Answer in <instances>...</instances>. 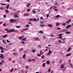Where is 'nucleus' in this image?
Here are the masks:
<instances>
[{"mask_svg": "<svg viewBox=\"0 0 73 73\" xmlns=\"http://www.w3.org/2000/svg\"><path fill=\"white\" fill-rule=\"evenodd\" d=\"M15 31H16V30L15 31V29H10L8 31H7V33H11V32H15Z\"/></svg>", "mask_w": 73, "mask_h": 73, "instance_id": "obj_1", "label": "nucleus"}, {"mask_svg": "<svg viewBox=\"0 0 73 73\" xmlns=\"http://www.w3.org/2000/svg\"><path fill=\"white\" fill-rule=\"evenodd\" d=\"M52 53V52H51V50H49L48 51V52L47 54V55H49V54H50Z\"/></svg>", "mask_w": 73, "mask_h": 73, "instance_id": "obj_2", "label": "nucleus"}, {"mask_svg": "<svg viewBox=\"0 0 73 73\" xmlns=\"http://www.w3.org/2000/svg\"><path fill=\"white\" fill-rule=\"evenodd\" d=\"M18 13V12H17L15 13V18H16V17L17 18L19 17H18V16H17V14Z\"/></svg>", "mask_w": 73, "mask_h": 73, "instance_id": "obj_3", "label": "nucleus"}, {"mask_svg": "<svg viewBox=\"0 0 73 73\" xmlns=\"http://www.w3.org/2000/svg\"><path fill=\"white\" fill-rule=\"evenodd\" d=\"M47 26L48 27H50V28H52V27H53V26L52 25H51L50 24L48 25Z\"/></svg>", "mask_w": 73, "mask_h": 73, "instance_id": "obj_4", "label": "nucleus"}, {"mask_svg": "<svg viewBox=\"0 0 73 73\" xmlns=\"http://www.w3.org/2000/svg\"><path fill=\"white\" fill-rule=\"evenodd\" d=\"M23 38H24V36H21L19 37L18 38H19V39H20V40H21L22 39H23Z\"/></svg>", "mask_w": 73, "mask_h": 73, "instance_id": "obj_5", "label": "nucleus"}, {"mask_svg": "<svg viewBox=\"0 0 73 73\" xmlns=\"http://www.w3.org/2000/svg\"><path fill=\"white\" fill-rule=\"evenodd\" d=\"M4 55L3 54H0V57L2 58H4Z\"/></svg>", "mask_w": 73, "mask_h": 73, "instance_id": "obj_6", "label": "nucleus"}, {"mask_svg": "<svg viewBox=\"0 0 73 73\" xmlns=\"http://www.w3.org/2000/svg\"><path fill=\"white\" fill-rule=\"evenodd\" d=\"M71 54H72L71 53L68 54L66 55V56L68 57V56H70L71 55Z\"/></svg>", "mask_w": 73, "mask_h": 73, "instance_id": "obj_7", "label": "nucleus"}, {"mask_svg": "<svg viewBox=\"0 0 73 73\" xmlns=\"http://www.w3.org/2000/svg\"><path fill=\"white\" fill-rule=\"evenodd\" d=\"M71 26H72V25H68L66 27V29H68V28H70V27Z\"/></svg>", "mask_w": 73, "mask_h": 73, "instance_id": "obj_8", "label": "nucleus"}, {"mask_svg": "<svg viewBox=\"0 0 73 73\" xmlns=\"http://www.w3.org/2000/svg\"><path fill=\"white\" fill-rule=\"evenodd\" d=\"M71 48L69 47L68 48V49L67 50V52H69V51H70V50H71Z\"/></svg>", "mask_w": 73, "mask_h": 73, "instance_id": "obj_9", "label": "nucleus"}, {"mask_svg": "<svg viewBox=\"0 0 73 73\" xmlns=\"http://www.w3.org/2000/svg\"><path fill=\"white\" fill-rule=\"evenodd\" d=\"M38 39H39V38L38 37L37 38H34V40H38Z\"/></svg>", "mask_w": 73, "mask_h": 73, "instance_id": "obj_10", "label": "nucleus"}, {"mask_svg": "<svg viewBox=\"0 0 73 73\" xmlns=\"http://www.w3.org/2000/svg\"><path fill=\"white\" fill-rule=\"evenodd\" d=\"M29 5H31V4H30V3H29L27 4L26 7H29Z\"/></svg>", "mask_w": 73, "mask_h": 73, "instance_id": "obj_11", "label": "nucleus"}, {"mask_svg": "<svg viewBox=\"0 0 73 73\" xmlns=\"http://www.w3.org/2000/svg\"><path fill=\"white\" fill-rule=\"evenodd\" d=\"M10 20L11 22H13L15 21L13 19H10Z\"/></svg>", "mask_w": 73, "mask_h": 73, "instance_id": "obj_12", "label": "nucleus"}, {"mask_svg": "<svg viewBox=\"0 0 73 73\" xmlns=\"http://www.w3.org/2000/svg\"><path fill=\"white\" fill-rule=\"evenodd\" d=\"M50 61H48L46 62V63L47 64V65H49L50 64Z\"/></svg>", "mask_w": 73, "mask_h": 73, "instance_id": "obj_13", "label": "nucleus"}, {"mask_svg": "<svg viewBox=\"0 0 73 73\" xmlns=\"http://www.w3.org/2000/svg\"><path fill=\"white\" fill-rule=\"evenodd\" d=\"M60 68H64V65L62 64L60 66Z\"/></svg>", "mask_w": 73, "mask_h": 73, "instance_id": "obj_14", "label": "nucleus"}, {"mask_svg": "<svg viewBox=\"0 0 73 73\" xmlns=\"http://www.w3.org/2000/svg\"><path fill=\"white\" fill-rule=\"evenodd\" d=\"M39 33H41V34H43V33H44V32L42 31H40Z\"/></svg>", "mask_w": 73, "mask_h": 73, "instance_id": "obj_15", "label": "nucleus"}, {"mask_svg": "<svg viewBox=\"0 0 73 73\" xmlns=\"http://www.w3.org/2000/svg\"><path fill=\"white\" fill-rule=\"evenodd\" d=\"M9 5H8L6 7V9H9Z\"/></svg>", "mask_w": 73, "mask_h": 73, "instance_id": "obj_16", "label": "nucleus"}, {"mask_svg": "<svg viewBox=\"0 0 73 73\" xmlns=\"http://www.w3.org/2000/svg\"><path fill=\"white\" fill-rule=\"evenodd\" d=\"M6 13H9V11H8V10L6 9L5 11Z\"/></svg>", "mask_w": 73, "mask_h": 73, "instance_id": "obj_17", "label": "nucleus"}, {"mask_svg": "<svg viewBox=\"0 0 73 73\" xmlns=\"http://www.w3.org/2000/svg\"><path fill=\"white\" fill-rule=\"evenodd\" d=\"M7 37V35H6L3 36V38H5L6 37Z\"/></svg>", "mask_w": 73, "mask_h": 73, "instance_id": "obj_18", "label": "nucleus"}, {"mask_svg": "<svg viewBox=\"0 0 73 73\" xmlns=\"http://www.w3.org/2000/svg\"><path fill=\"white\" fill-rule=\"evenodd\" d=\"M71 21V19H69L66 22V23H69V22H70Z\"/></svg>", "mask_w": 73, "mask_h": 73, "instance_id": "obj_19", "label": "nucleus"}, {"mask_svg": "<svg viewBox=\"0 0 73 73\" xmlns=\"http://www.w3.org/2000/svg\"><path fill=\"white\" fill-rule=\"evenodd\" d=\"M70 66L71 68H73V66L72 64H71V63H70Z\"/></svg>", "mask_w": 73, "mask_h": 73, "instance_id": "obj_20", "label": "nucleus"}, {"mask_svg": "<svg viewBox=\"0 0 73 73\" xmlns=\"http://www.w3.org/2000/svg\"><path fill=\"white\" fill-rule=\"evenodd\" d=\"M42 67H45V63H43L42 65Z\"/></svg>", "mask_w": 73, "mask_h": 73, "instance_id": "obj_21", "label": "nucleus"}, {"mask_svg": "<svg viewBox=\"0 0 73 73\" xmlns=\"http://www.w3.org/2000/svg\"><path fill=\"white\" fill-rule=\"evenodd\" d=\"M40 26L41 27H46L45 25H40Z\"/></svg>", "mask_w": 73, "mask_h": 73, "instance_id": "obj_22", "label": "nucleus"}, {"mask_svg": "<svg viewBox=\"0 0 73 73\" xmlns=\"http://www.w3.org/2000/svg\"><path fill=\"white\" fill-rule=\"evenodd\" d=\"M59 25H60V24L59 23H57L56 24V26H59Z\"/></svg>", "mask_w": 73, "mask_h": 73, "instance_id": "obj_23", "label": "nucleus"}, {"mask_svg": "<svg viewBox=\"0 0 73 73\" xmlns=\"http://www.w3.org/2000/svg\"><path fill=\"white\" fill-rule=\"evenodd\" d=\"M0 10L3 11V7H0Z\"/></svg>", "mask_w": 73, "mask_h": 73, "instance_id": "obj_24", "label": "nucleus"}, {"mask_svg": "<svg viewBox=\"0 0 73 73\" xmlns=\"http://www.w3.org/2000/svg\"><path fill=\"white\" fill-rule=\"evenodd\" d=\"M40 20H44V18H43V17H41L40 18Z\"/></svg>", "mask_w": 73, "mask_h": 73, "instance_id": "obj_25", "label": "nucleus"}, {"mask_svg": "<svg viewBox=\"0 0 73 73\" xmlns=\"http://www.w3.org/2000/svg\"><path fill=\"white\" fill-rule=\"evenodd\" d=\"M65 33H66V34H70V33H69V32L68 31L66 32Z\"/></svg>", "mask_w": 73, "mask_h": 73, "instance_id": "obj_26", "label": "nucleus"}, {"mask_svg": "<svg viewBox=\"0 0 73 73\" xmlns=\"http://www.w3.org/2000/svg\"><path fill=\"white\" fill-rule=\"evenodd\" d=\"M0 4H1V5H6V4H5V3H1Z\"/></svg>", "mask_w": 73, "mask_h": 73, "instance_id": "obj_27", "label": "nucleus"}, {"mask_svg": "<svg viewBox=\"0 0 73 73\" xmlns=\"http://www.w3.org/2000/svg\"><path fill=\"white\" fill-rule=\"evenodd\" d=\"M0 49L1 50H4V48H3V47L1 46L0 47Z\"/></svg>", "mask_w": 73, "mask_h": 73, "instance_id": "obj_28", "label": "nucleus"}, {"mask_svg": "<svg viewBox=\"0 0 73 73\" xmlns=\"http://www.w3.org/2000/svg\"><path fill=\"white\" fill-rule=\"evenodd\" d=\"M13 70H14L13 68H12L11 70H10V72H13Z\"/></svg>", "mask_w": 73, "mask_h": 73, "instance_id": "obj_29", "label": "nucleus"}, {"mask_svg": "<svg viewBox=\"0 0 73 73\" xmlns=\"http://www.w3.org/2000/svg\"><path fill=\"white\" fill-rule=\"evenodd\" d=\"M25 54H24L23 56V58H25Z\"/></svg>", "mask_w": 73, "mask_h": 73, "instance_id": "obj_30", "label": "nucleus"}, {"mask_svg": "<svg viewBox=\"0 0 73 73\" xmlns=\"http://www.w3.org/2000/svg\"><path fill=\"white\" fill-rule=\"evenodd\" d=\"M32 52H33V53H35V52H36V50H33Z\"/></svg>", "mask_w": 73, "mask_h": 73, "instance_id": "obj_31", "label": "nucleus"}, {"mask_svg": "<svg viewBox=\"0 0 73 73\" xmlns=\"http://www.w3.org/2000/svg\"><path fill=\"white\" fill-rule=\"evenodd\" d=\"M27 39V38H25L22 39L23 40H25Z\"/></svg>", "mask_w": 73, "mask_h": 73, "instance_id": "obj_32", "label": "nucleus"}, {"mask_svg": "<svg viewBox=\"0 0 73 73\" xmlns=\"http://www.w3.org/2000/svg\"><path fill=\"white\" fill-rule=\"evenodd\" d=\"M50 36L51 37H54V35H50Z\"/></svg>", "mask_w": 73, "mask_h": 73, "instance_id": "obj_33", "label": "nucleus"}, {"mask_svg": "<svg viewBox=\"0 0 73 73\" xmlns=\"http://www.w3.org/2000/svg\"><path fill=\"white\" fill-rule=\"evenodd\" d=\"M26 69H29V67H28V66H26Z\"/></svg>", "mask_w": 73, "mask_h": 73, "instance_id": "obj_34", "label": "nucleus"}, {"mask_svg": "<svg viewBox=\"0 0 73 73\" xmlns=\"http://www.w3.org/2000/svg\"><path fill=\"white\" fill-rule=\"evenodd\" d=\"M37 19L36 18L33 19V21H36Z\"/></svg>", "mask_w": 73, "mask_h": 73, "instance_id": "obj_35", "label": "nucleus"}, {"mask_svg": "<svg viewBox=\"0 0 73 73\" xmlns=\"http://www.w3.org/2000/svg\"><path fill=\"white\" fill-rule=\"evenodd\" d=\"M40 54H42V52L41 51H40Z\"/></svg>", "mask_w": 73, "mask_h": 73, "instance_id": "obj_36", "label": "nucleus"}, {"mask_svg": "<svg viewBox=\"0 0 73 73\" xmlns=\"http://www.w3.org/2000/svg\"><path fill=\"white\" fill-rule=\"evenodd\" d=\"M62 25H63V26H65L66 24L65 23H62Z\"/></svg>", "mask_w": 73, "mask_h": 73, "instance_id": "obj_37", "label": "nucleus"}, {"mask_svg": "<svg viewBox=\"0 0 73 73\" xmlns=\"http://www.w3.org/2000/svg\"><path fill=\"white\" fill-rule=\"evenodd\" d=\"M65 40V38H62L61 39V40Z\"/></svg>", "mask_w": 73, "mask_h": 73, "instance_id": "obj_38", "label": "nucleus"}, {"mask_svg": "<svg viewBox=\"0 0 73 73\" xmlns=\"http://www.w3.org/2000/svg\"><path fill=\"white\" fill-rule=\"evenodd\" d=\"M16 27L17 28H20V26H16Z\"/></svg>", "mask_w": 73, "mask_h": 73, "instance_id": "obj_39", "label": "nucleus"}, {"mask_svg": "<svg viewBox=\"0 0 73 73\" xmlns=\"http://www.w3.org/2000/svg\"><path fill=\"white\" fill-rule=\"evenodd\" d=\"M54 11H58V9H54Z\"/></svg>", "mask_w": 73, "mask_h": 73, "instance_id": "obj_40", "label": "nucleus"}, {"mask_svg": "<svg viewBox=\"0 0 73 73\" xmlns=\"http://www.w3.org/2000/svg\"><path fill=\"white\" fill-rule=\"evenodd\" d=\"M5 31H8L9 30H8V29H7V28H6L5 29Z\"/></svg>", "mask_w": 73, "mask_h": 73, "instance_id": "obj_41", "label": "nucleus"}, {"mask_svg": "<svg viewBox=\"0 0 73 73\" xmlns=\"http://www.w3.org/2000/svg\"><path fill=\"white\" fill-rule=\"evenodd\" d=\"M58 41L59 42H60V43H62V41H61L60 40H58Z\"/></svg>", "mask_w": 73, "mask_h": 73, "instance_id": "obj_42", "label": "nucleus"}, {"mask_svg": "<svg viewBox=\"0 0 73 73\" xmlns=\"http://www.w3.org/2000/svg\"><path fill=\"white\" fill-rule=\"evenodd\" d=\"M29 27V25H28V24L26 26V27H27V28H28V27Z\"/></svg>", "mask_w": 73, "mask_h": 73, "instance_id": "obj_43", "label": "nucleus"}, {"mask_svg": "<svg viewBox=\"0 0 73 73\" xmlns=\"http://www.w3.org/2000/svg\"><path fill=\"white\" fill-rule=\"evenodd\" d=\"M24 31H25V29H23L22 31H21V32H24Z\"/></svg>", "mask_w": 73, "mask_h": 73, "instance_id": "obj_44", "label": "nucleus"}, {"mask_svg": "<svg viewBox=\"0 0 73 73\" xmlns=\"http://www.w3.org/2000/svg\"><path fill=\"white\" fill-rule=\"evenodd\" d=\"M6 17H7V16H6V15H3V17H4V18H5Z\"/></svg>", "mask_w": 73, "mask_h": 73, "instance_id": "obj_45", "label": "nucleus"}, {"mask_svg": "<svg viewBox=\"0 0 73 73\" xmlns=\"http://www.w3.org/2000/svg\"><path fill=\"white\" fill-rule=\"evenodd\" d=\"M58 36H62V35L61 34H59L58 35Z\"/></svg>", "mask_w": 73, "mask_h": 73, "instance_id": "obj_46", "label": "nucleus"}, {"mask_svg": "<svg viewBox=\"0 0 73 73\" xmlns=\"http://www.w3.org/2000/svg\"><path fill=\"white\" fill-rule=\"evenodd\" d=\"M33 13H36V11H33Z\"/></svg>", "mask_w": 73, "mask_h": 73, "instance_id": "obj_47", "label": "nucleus"}, {"mask_svg": "<svg viewBox=\"0 0 73 73\" xmlns=\"http://www.w3.org/2000/svg\"><path fill=\"white\" fill-rule=\"evenodd\" d=\"M17 54V53H14L13 54V55H14V56H16Z\"/></svg>", "mask_w": 73, "mask_h": 73, "instance_id": "obj_48", "label": "nucleus"}, {"mask_svg": "<svg viewBox=\"0 0 73 73\" xmlns=\"http://www.w3.org/2000/svg\"><path fill=\"white\" fill-rule=\"evenodd\" d=\"M28 61H29V62H31V61H32V60H31V59H29L28 60Z\"/></svg>", "mask_w": 73, "mask_h": 73, "instance_id": "obj_49", "label": "nucleus"}, {"mask_svg": "<svg viewBox=\"0 0 73 73\" xmlns=\"http://www.w3.org/2000/svg\"><path fill=\"white\" fill-rule=\"evenodd\" d=\"M28 24H31V25L32 24V23L31 22H28Z\"/></svg>", "mask_w": 73, "mask_h": 73, "instance_id": "obj_50", "label": "nucleus"}, {"mask_svg": "<svg viewBox=\"0 0 73 73\" xmlns=\"http://www.w3.org/2000/svg\"><path fill=\"white\" fill-rule=\"evenodd\" d=\"M51 70L50 69V68L48 70V72H50Z\"/></svg>", "mask_w": 73, "mask_h": 73, "instance_id": "obj_51", "label": "nucleus"}, {"mask_svg": "<svg viewBox=\"0 0 73 73\" xmlns=\"http://www.w3.org/2000/svg\"><path fill=\"white\" fill-rule=\"evenodd\" d=\"M59 16H59V15H58L56 16V17H59Z\"/></svg>", "mask_w": 73, "mask_h": 73, "instance_id": "obj_52", "label": "nucleus"}, {"mask_svg": "<svg viewBox=\"0 0 73 73\" xmlns=\"http://www.w3.org/2000/svg\"><path fill=\"white\" fill-rule=\"evenodd\" d=\"M4 52V50H1V53H3V52Z\"/></svg>", "mask_w": 73, "mask_h": 73, "instance_id": "obj_53", "label": "nucleus"}, {"mask_svg": "<svg viewBox=\"0 0 73 73\" xmlns=\"http://www.w3.org/2000/svg\"><path fill=\"white\" fill-rule=\"evenodd\" d=\"M57 29L58 30H60L61 29V28L59 27H57Z\"/></svg>", "mask_w": 73, "mask_h": 73, "instance_id": "obj_54", "label": "nucleus"}, {"mask_svg": "<svg viewBox=\"0 0 73 73\" xmlns=\"http://www.w3.org/2000/svg\"><path fill=\"white\" fill-rule=\"evenodd\" d=\"M29 29V28H27V29H25V31H26V30H28Z\"/></svg>", "mask_w": 73, "mask_h": 73, "instance_id": "obj_55", "label": "nucleus"}, {"mask_svg": "<svg viewBox=\"0 0 73 73\" xmlns=\"http://www.w3.org/2000/svg\"><path fill=\"white\" fill-rule=\"evenodd\" d=\"M44 58V56L43 55L42 56V57H41V58L42 59L43 58Z\"/></svg>", "mask_w": 73, "mask_h": 73, "instance_id": "obj_56", "label": "nucleus"}, {"mask_svg": "<svg viewBox=\"0 0 73 73\" xmlns=\"http://www.w3.org/2000/svg\"><path fill=\"white\" fill-rule=\"evenodd\" d=\"M32 20H33V19H32V18L31 19H30L29 20V21H32Z\"/></svg>", "mask_w": 73, "mask_h": 73, "instance_id": "obj_57", "label": "nucleus"}, {"mask_svg": "<svg viewBox=\"0 0 73 73\" xmlns=\"http://www.w3.org/2000/svg\"><path fill=\"white\" fill-rule=\"evenodd\" d=\"M7 2H8V3H9L10 2V0H7Z\"/></svg>", "mask_w": 73, "mask_h": 73, "instance_id": "obj_58", "label": "nucleus"}, {"mask_svg": "<svg viewBox=\"0 0 73 73\" xmlns=\"http://www.w3.org/2000/svg\"><path fill=\"white\" fill-rule=\"evenodd\" d=\"M7 42H10V41H9V40H7Z\"/></svg>", "mask_w": 73, "mask_h": 73, "instance_id": "obj_59", "label": "nucleus"}, {"mask_svg": "<svg viewBox=\"0 0 73 73\" xmlns=\"http://www.w3.org/2000/svg\"><path fill=\"white\" fill-rule=\"evenodd\" d=\"M3 25L4 26H6V25H5V24L4 23L3 24Z\"/></svg>", "mask_w": 73, "mask_h": 73, "instance_id": "obj_60", "label": "nucleus"}, {"mask_svg": "<svg viewBox=\"0 0 73 73\" xmlns=\"http://www.w3.org/2000/svg\"><path fill=\"white\" fill-rule=\"evenodd\" d=\"M38 20H39V19L38 18V19H37V20L36 19V21L37 22V21H38Z\"/></svg>", "mask_w": 73, "mask_h": 73, "instance_id": "obj_61", "label": "nucleus"}, {"mask_svg": "<svg viewBox=\"0 0 73 73\" xmlns=\"http://www.w3.org/2000/svg\"><path fill=\"white\" fill-rule=\"evenodd\" d=\"M53 6H52L51 7H50V9H52V8H53Z\"/></svg>", "mask_w": 73, "mask_h": 73, "instance_id": "obj_62", "label": "nucleus"}, {"mask_svg": "<svg viewBox=\"0 0 73 73\" xmlns=\"http://www.w3.org/2000/svg\"><path fill=\"white\" fill-rule=\"evenodd\" d=\"M49 17V14H48L47 15V17Z\"/></svg>", "mask_w": 73, "mask_h": 73, "instance_id": "obj_63", "label": "nucleus"}, {"mask_svg": "<svg viewBox=\"0 0 73 73\" xmlns=\"http://www.w3.org/2000/svg\"><path fill=\"white\" fill-rule=\"evenodd\" d=\"M3 43H4V44H7V43H6V42H4Z\"/></svg>", "mask_w": 73, "mask_h": 73, "instance_id": "obj_64", "label": "nucleus"}]
</instances>
